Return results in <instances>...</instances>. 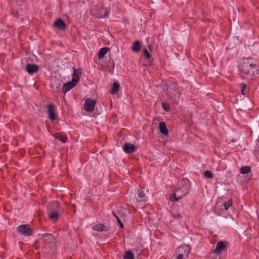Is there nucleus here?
Returning a JSON list of instances; mask_svg holds the SVG:
<instances>
[{"mask_svg":"<svg viewBox=\"0 0 259 259\" xmlns=\"http://www.w3.org/2000/svg\"><path fill=\"white\" fill-rule=\"evenodd\" d=\"M256 64L249 58H243L239 65V71L240 77L244 79L243 74L252 76L254 75L253 69L255 68Z\"/></svg>","mask_w":259,"mask_h":259,"instance_id":"1","label":"nucleus"},{"mask_svg":"<svg viewBox=\"0 0 259 259\" xmlns=\"http://www.w3.org/2000/svg\"><path fill=\"white\" fill-rule=\"evenodd\" d=\"M17 231L25 236H30L32 234V230L29 225H21L17 228Z\"/></svg>","mask_w":259,"mask_h":259,"instance_id":"2","label":"nucleus"},{"mask_svg":"<svg viewBox=\"0 0 259 259\" xmlns=\"http://www.w3.org/2000/svg\"><path fill=\"white\" fill-rule=\"evenodd\" d=\"M41 240L45 245H49L54 243L55 238L51 234L45 233L42 235Z\"/></svg>","mask_w":259,"mask_h":259,"instance_id":"3","label":"nucleus"},{"mask_svg":"<svg viewBox=\"0 0 259 259\" xmlns=\"http://www.w3.org/2000/svg\"><path fill=\"white\" fill-rule=\"evenodd\" d=\"M96 104V102L95 100L88 98L85 100L84 102V109L90 112H93L95 109Z\"/></svg>","mask_w":259,"mask_h":259,"instance_id":"4","label":"nucleus"},{"mask_svg":"<svg viewBox=\"0 0 259 259\" xmlns=\"http://www.w3.org/2000/svg\"><path fill=\"white\" fill-rule=\"evenodd\" d=\"M166 91L168 98L170 99L177 96L179 94L178 90L174 84L169 85L167 88Z\"/></svg>","mask_w":259,"mask_h":259,"instance_id":"5","label":"nucleus"},{"mask_svg":"<svg viewBox=\"0 0 259 259\" xmlns=\"http://www.w3.org/2000/svg\"><path fill=\"white\" fill-rule=\"evenodd\" d=\"M77 83V80L75 79H72L71 81H69L65 84H63L62 87V92L64 93H66L71 89L74 87Z\"/></svg>","mask_w":259,"mask_h":259,"instance_id":"6","label":"nucleus"},{"mask_svg":"<svg viewBox=\"0 0 259 259\" xmlns=\"http://www.w3.org/2000/svg\"><path fill=\"white\" fill-rule=\"evenodd\" d=\"M47 107L49 118L52 121L55 120L56 119L57 116L55 112L54 106L53 104H49Z\"/></svg>","mask_w":259,"mask_h":259,"instance_id":"7","label":"nucleus"},{"mask_svg":"<svg viewBox=\"0 0 259 259\" xmlns=\"http://www.w3.org/2000/svg\"><path fill=\"white\" fill-rule=\"evenodd\" d=\"M228 244V242H218L217 244L216 248L214 250V252L217 254L220 253L221 252L226 248Z\"/></svg>","mask_w":259,"mask_h":259,"instance_id":"8","label":"nucleus"},{"mask_svg":"<svg viewBox=\"0 0 259 259\" xmlns=\"http://www.w3.org/2000/svg\"><path fill=\"white\" fill-rule=\"evenodd\" d=\"M25 70L29 74H32L38 71V66L35 64L28 63L26 66Z\"/></svg>","mask_w":259,"mask_h":259,"instance_id":"9","label":"nucleus"},{"mask_svg":"<svg viewBox=\"0 0 259 259\" xmlns=\"http://www.w3.org/2000/svg\"><path fill=\"white\" fill-rule=\"evenodd\" d=\"M49 211H60V204L58 202H51L48 207Z\"/></svg>","mask_w":259,"mask_h":259,"instance_id":"10","label":"nucleus"},{"mask_svg":"<svg viewBox=\"0 0 259 259\" xmlns=\"http://www.w3.org/2000/svg\"><path fill=\"white\" fill-rule=\"evenodd\" d=\"M62 84L60 81L55 80L51 83V87L55 92L59 93L62 91Z\"/></svg>","mask_w":259,"mask_h":259,"instance_id":"11","label":"nucleus"},{"mask_svg":"<svg viewBox=\"0 0 259 259\" xmlns=\"http://www.w3.org/2000/svg\"><path fill=\"white\" fill-rule=\"evenodd\" d=\"M181 248L183 249H184L185 253H184V254H183L182 253H180V254H178L177 257V259H182L184 255H186L187 256V257H188V255L191 251L190 246L188 245H183L181 247Z\"/></svg>","mask_w":259,"mask_h":259,"instance_id":"12","label":"nucleus"},{"mask_svg":"<svg viewBox=\"0 0 259 259\" xmlns=\"http://www.w3.org/2000/svg\"><path fill=\"white\" fill-rule=\"evenodd\" d=\"M54 26L60 30H64L66 28V24L61 19L56 20L54 22Z\"/></svg>","mask_w":259,"mask_h":259,"instance_id":"13","label":"nucleus"},{"mask_svg":"<svg viewBox=\"0 0 259 259\" xmlns=\"http://www.w3.org/2000/svg\"><path fill=\"white\" fill-rule=\"evenodd\" d=\"M123 149L126 153H132L136 150V148L135 145L132 144L126 143L124 146Z\"/></svg>","mask_w":259,"mask_h":259,"instance_id":"14","label":"nucleus"},{"mask_svg":"<svg viewBox=\"0 0 259 259\" xmlns=\"http://www.w3.org/2000/svg\"><path fill=\"white\" fill-rule=\"evenodd\" d=\"M159 128L161 134L164 135H167L168 134V131L165 122L161 121L159 124Z\"/></svg>","mask_w":259,"mask_h":259,"instance_id":"15","label":"nucleus"},{"mask_svg":"<svg viewBox=\"0 0 259 259\" xmlns=\"http://www.w3.org/2000/svg\"><path fill=\"white\" fill-rule=\"evenodd\" d=\"M93 229L96 231H107L108 230V227L105 226L102 224H97L95 225Z\"/></svg>","mask_w":259,"mask_h":259,"instance_id":"16","label":"nucleus"},{"mask_svg":"<svg viewBox=\"0 0 259 259\" xmlns=\"http://www.w3.org/2000/svg\"><path fill=\"white\" fill-rule=\"evenodd\" d=\"M73 69V73L72 74V79H75L77 80V82L79 80L80 75L81 74V70L80 69H76L74 67Z\"/></svg>","mask_w":259,"mask_h":259,"instance_id":"17","label":"nucleus"},{"mask_svg":"<svg viewBox=\"0 0 259 259\" xmlns=\"http://www.w3.org/2000/svg\"><path fill=\"white\" fill-rule=\"evenodd\" d=\"M137 199L139 201L145 202L147 200V197L145 193L141 190H138Z\"/></svg>","mask_w":259,"mask_h":259,"instance_id":"18","label":"nucleus"},{"mask_svg":"<svg viewBox=\"0 0 259 259\" xmlns=\"http://www.w3.org/2000/svg\"><path fill=\"white\" fill-rule=\"evenodd\" d=\"M110 50V48L107 47H104L101 48L99 52L98 53V58L99 59H101L103 58L105 55L108 53V52Z\"/></svg>","mask_w":259,"mask_h":259,"instance_id":"19","label":"nucleus"},{"mask_svg":"<svg viewBox=\"0 0 259 259\" xmlns=\"http://www.w3.org/2000/svg\"><path fill=\"white\" fill-rule=\"evenodd\" d=\"M120 85L117 82H114L113 85L110 90V93L112 95L116 94L119 91Z\"/></svg>","mask_w":259,"mask_h":259,"instance_id":"20","label":"nucleus"},{"mask_svg":"<svg viewBox=\"0 0 259 259\" xmlns=\"http://www.w3.org/2000/svg\"><path fill=\"white\" fill-rule=\"evenodd\" d=\"M187 189H188V188H187ZM180 191V190H178L177 191V192L176 193H175L173 194L174 199L171 198V200L172 201H177L179 200L180 199H181L183 197V196H185L187 193H188V190H186V192H185V194L184 195H179Z\"/></svg>","mask_w":259,"mask_h":259,"instance_id":"21","label":"nucleus"},{"mask_svg":"<svg viewBox=\"0 0 259 259\" xmlns=\"http://www.w3.org/2000/svg\"><path fill=\"white\" fill-rule=\"evenodd\" d=\"M54 137L55 139H58L63 143H66L68 140V138L66 136L62 135L60 133L55 134Z\"/></svg>","mask_w":259,"mask_h":259,"instance_id":"22","label":"nucleus"},{"mask_svg":"<svg viewBox=\"0 0 259 259\" xmlns=\"http://www.w3.org/2000/svg\"><path fill=\"white\" fill-rule=\"evenodd\" d=\"M141 49L140 42L139 41H135L132 46V51L136 53L140 52Z\"/></svg>","mask_w":259,"mask_h":259,"instance_id":"23","label":"nucleus"},{"mask_svg":"<svg viewBox=\"0 0 259 259\" xmlns=\"http://www.w3.org/2000/svg\"><path fill=\"white\" fill-rule=\"evenodd\" d=\"M60 211H49V218L51 220H56L59 218V213Z\"/></svg>","mask_w":259,"mask_h":259,"instance_id":"24","label":"nucleus"},{"mask_svg":"<svg viewBox=\"0 0 259 259\" xmlns=\"http://www.w3.org/2000/svg\"><path fill=\"white\" fill-rule=\"evenodd\" d=\"M99 15L98 17L100 18L106 17L108 15V12L106 9L102 8L98 10Z\"/></svg>","mask_w":259,"mask_h":259,"instance_id":"25","label":"nucleus"},{"mask_svg":"<svg viewBox=\"0 0 259 259\" xmlns=\"http://www.w3.org/2000/svg\"><path fill=\"white\" fill-rule=\"evenodd\" d=\"M251 171L250 167L248 166H242L240 168V172L242 174H247Z\"/></svg>","mask_w":259,"mask_h":259,"instance_id":"26","label":"nucleus"},{"mask_svg":"<svg viewBox=\"0 0 259 259\" xmlns=\"http://www.w3.org/2000/svg\"><path fill=\"white\" fill-rule=\"evenodd\" d=\"M123 259H134V254L131 251L125 252Z\"/></svg>","mask_w":259,"mask_h":259,"instance_id":"27","label":"nucleus"},{"mask_svg":"<svg viewBox=\"0 0 259 259\" xmlns=\"http://www.w3.org/2000/svg\"><path fill=\"white\" fill-rule=\"evenodd\" d=\"M241 88V94L243 95H245L247 94L246 92L247 85L245 83H242L240 84Z\"/></svg>","mask_w":259,"mask_h":259,"instance_id":"28","label":"nucleus"},{"mask_svg":"<svg viewBox=\"0 0 259 259\" xmlns=\"http://www.w3.org/2000/svg\"><path fill=\"white\" fill-rule=\"evenodd\" d=\"M204 176L207 179H212L213 177V174L209 170H206L204 171L203 174Z\"/></svg>","mask_w":259,"mask_h":259,"instance_id":"29","label":"nucleus"},{"mask_svg":"<svg viewBox=\"0 0 259 259\" xmlns=\"http://www.w3.org/2000/svg\"><path fill=\"white\" fill-rule=\"evenodd\" d=\"M232 202L231 200H228L224 203V206L225 210H228L229 208L232 205Z\"/></svg>","mask_w":259,"mask_h":259,"instance_id":"30","label":"nucleus"},{"mask_svg":"<svg viewBox=\"0 0 259 259\" xmlns=\"http://www.w3.org/2000/svg\"><path fill=\"white\" fill-rule=\"evenodd\" d=\"M162 107L163 110H164L165 111H169L170 110L169 105L166 103H162Z\"/></svg>","mask_w":259,"mask_h":259,"instance_id":"31","label":"nucleus"},{"mask_svg":"<svg viewBox=\"0 0 259 259\" xmlns=\"http://www.w3.org/2000/svg\"><path fill=\"white\" fill-rule=\"evenodd\" d=\"M143 53L145 56L149 59H150L151 58V55L149 54L148 50L147 49H144L143 50Z\"/></svg>","mask_w":259,"mask_h":259,"instance_id":"32","label":"nucleus"},{"mask_svg":"<svg viewBox=\"0 0 259 259\" xmlns=\"http://www.w3.org/2000/svg\"><path fill=\"white\" fill-rule=\"evenodd\" d=\"M116 218L117 219V221L118 222V224L119 225V227L120 228H123V225L121 223V221L120 220V219L117 216H116Z\"/></svg>","mask_w":259,"mask_h":259,"instance_id":"33","label":"nucleus"},{"mask_svg":"<svg viewBox=\"0 0 259 259\" xmlns=\"http://www.w3.org/2000/svg\"><path fill=\"white\" fill-rule=\"evenodd\" d=\"M112 213H113V214L114 215V217L116 218V216H117V215H116V214H115V213L114 212H112Z\"/></svg>","mask_w":259,"mask_h":259,"instance_id":"34","label":"nucleus"},{"mask_svg":"<svg viewBox=\"0 0 259 259\" xmlns=\"http://www.w3.org/2000/svg\"><path fill=\"white\" fill-rule=\"evenodd\" d=\"M149 62L150 64L151 65V61L150 60L149 61Z\"/></svg>","mask_w":259,"mask_h":259,"instance_id":"35","label":"nucleus"}]
</instances>
